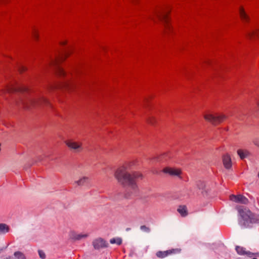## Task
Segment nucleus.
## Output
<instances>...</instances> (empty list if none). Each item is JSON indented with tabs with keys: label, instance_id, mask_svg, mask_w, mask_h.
Segmentation results:
<instances>
[{
	"label": "nucleus",
	"instance_id": "obj_1",
	"mask_svg": "<svg viewBox=\"0 0 259 259\" xmlns=\"http://www.w3.org/2000/svg\"><path fill=\"white\" fill-rule=\"evenodd\" d=\"M135 163V161H131L124 164L117 168L114 174L115 178L119 183L124 186H128L134 190L137 187L136 180L143 178V175L139 172H130Z\"/></svg>",
	"mask_w": 259,
	"mask_h": 259
},
{
	"label": "nucleus",
	"instance_id": "obj_2",
	"mask_svg": "<svg viewBox=\"0 0 259 259\" xmlns=\"http://www.w3.org/2000/svg\"><path fill=\"white\" fill-rule=\"evenodd\" d=\"M240 216L244 221V224L257 223L259 219L255 218L252 212L247 208L239 209Z\"/></svg>",
	"mask_w": 259,
	"mask_h": 259
},
{
	"label": "nucleus",
	"instance_id": "obj_3",
	"mask_svg": "<svg viewBox=\"0 0 259 259\" xmlns=\"http://www.w3.org/2000/svg\"><path fill=\"white\" fill-rule=\"evenodd\" d=\"M204 118L212 124L216 125L222 122L227 117L224 114L208 113L204 115Z\"/></svg>",
	"mask_w": 259,
	"mask_h": 259
},
{
	"label": "nucleus",
	"instance_id": "obj_4",
	"mask_svg": "<svg viewBox=\"0 0 259 259\" xmlns=\"http://www.w3.org/2000/svg\"><path fill=\"white\" fill-rule=\"evenodd\" d=\"M92 244L95 250H100L109 246V243L104 238L97 237L93 239Z\"/></svg>",
	"mask_w": 259,
	"mask_h": 259
},
{
	"label": "nucleus",
	"instance_id": "obj_5",
	"mask_svg": "<svg viewBox=\"0 0 259 259\" xmlns=\"http://www.w3.org/2000/svg\"><path fill=\"white\" fill-rule=\"evenodd\" d=\"M48 104V101L46 99L44 98L31 99L29 101V105H27L26 106V108H29L31 106L35 107L41 106L42 104Z\"/></svg>",
	"mask_w": 259,
	"mask_h": 259
},
{
	"label": "nucleus",
	"instance_id": "obj_6",
	"mask_svg": "<svg viewBox=\"0 0 259 259\" xmlns=\"http://www.w3.org/2000/svg\"><path fill=\"white\" fill-rule=\"evenodd\" d=\"M66 145L71 150L75 152H80L82 150V143L80 142H76L71 140L65 141Z\"/></svg>",
	"mask_w": 259,
	"mask_h": 259
},
{
	"label": "nucleus",
	"instance_id": "obj_7",
	"mask_svg": "<svg viewBox=\"0 0 259 259\" xmlns=\"http://www.w3.org/2000/svg\"><path fill=\"white\" fill-rule=\"evenodd\" d=\"M89 236L88 233H77L74 231H71L69 234V239L74 241L85 239Z\"/></svg>",
	"mask_w": 259,
	"mask_h": 259
},
{
	"label": "nucleus",
	"instance_id": "obj_8",
	"mask_svg": "<svg viewBox=\"0 0 259 259\" xmlns=\"http://www.w3.org/2000/svg\"><path fill=\"white\" fill-rule=\"evenodd\" d=\"M181 249L179 248L172 249L164 251H158L156 252V256L159 258H164L173 253H179L181 252Z\"/></svg>",
	"mask_w": 259,
	"mask_h": 259
},
{
	"label": "nucleus",
	"instance_id": "obj_9",
	"mask_svg": "<svg viewBox=\"0 0 259 259\" xmlns=\"http://www.w3.org/2000/svg\"><path fill=\"white\" fill-rule=\"evenodd\" d=\"M157 17L164 23V27L166 30L170 29V26L168 24V20L167 18V14L164 11L157 12L156 13Z\"/></svg>",
	"mask_w": 259,
	"mask_h": 259
},
{
	"label": "nucleus",
	"instance_id": "obj_10",
	"mask_svg": "<svg viewBox=\"0 0 259 259\" xmlns=\"http://www.w3.org/2000/svg\"><path fill=\"white\" fill-rule=\"evenodd\" d=\"M230 199L231 201L236 203H240L246 204L248 203V199L242 195H231L230 196Z\"/></svg>",
	"mask_w": 259,
	"mask_h": 259
},
{
	"label": "nucleus",
	"instance_id": "obj_11",
	"mask_svg": "<svg viewBox=\"0 0 259 259\" xmlns=\"http://www.w3.org/2000/svg\"><path fill=\"white\" fill-rule=\"evenodd\" d=\"M163 171L172 176H179L181 174V171L180 169L171 167H165L163 169Z\"/></svg>",
	"mask_w": 259,
	"mask_h": 259
},
{
	"label": "nucleus",
	"instance_id": "obj_12",
	"mask_svg": "<svg viewBox=\"0 0 259 259\" xmlns=\"http://www.w3.org/2000/svg\"><path fill=\"white\" fill-rule=\"evenodd\" d=\"M223 162L225 167L226 169H229L232 167V161L230 155L228 154H226L223 156Z\"/></svg>",
	"mask_w": 259,
	"mask_h": 259
},
{
	"label": "nucleus",
	"instance_id": "obj_13",
	"mask_svg": "<svg viewBox=\"0 0 259 259\" xmlns=\"http://www.w3.org/2000/svg\"><path fill=\"white\" fill-rule=\"evenodd\" d=\"M236 250L237 253L240 255H247L251 257L253 255V253L249 251L246 250L245 248L239 246H236Z\"/></svg>",
	"mask_w": 259,
	"mask_h": 259
},
{
	"label": "nucleus",
	"instance_id": "obj_14",
	"mask_svg": "<svg viewBox=\"0 0 259 259\" xmlns=\"http://www.w3.org/2000/svg\"><path fill=\"white\" fill-rule=\"evenodd\" d=\"M239 13L240 18L243 22L248 23L250 21V17L246 13L243 8H240Z\"/></svg>",
	"mask_w": 259,
	"mask_h": 259
},
{
	"label": "nucleus",
	"instance_id": "obj_15",
	"mask_svg": "<svg viewBox=\"0 0 259 259\" xmlns=\"http://www.w3.org/2000/svg\"><path fill=\"white\" fill-rule=\"evenodd\" d=\"M247 36L250 39H254L259 37V29L250 30L246 32Z\"/></svg>",
	"mask_w": 259,
	"mask_h": 259
},
{
	"label": "nucleus",
	"instance_id": "obj_16",
	"mask_svg": "<svg viewBox=\"0 0 259 259\" xmlns=\"http://www.w3.org/2000/svg\"><path fill=\"white\" fill-rule=\"evenodd\" d=\"M90 182V179L87 177H83L78 180L75 181L74 184L79 186H84L87 185Z\"/></svg>",
	"mask_w": 259,
	"mask_h": 259
},
{
	"label": "nucleus",
	"instance_id": "obj_17",
	"mask_svg": "<svg viewBox=\"0 0 259 259\" xmlns=\"http://www.w3.org/2000/svg\"><path fill=\"white\" fill-rule=\"evenodd\" d=\"M237 152L241 159L247 158L250 155V152L246 149H238Z\"/></svg>",
	"mask_w": 259,
	"mask_h": 259
},
{
	"label": "nucleus",
	"instance_id": "obj_18",
	"mask_svg": "<svg viewBox=\"0 0 259 259\" xmlns=\"http://www.w3.org/2000/svg\"><path fill=\"white\" fill-rule=\"evenodd\" d=\"M10 231V227L8 225L4 223L0 224V234H5Z\"/></svg>",
	"mask_w": 259,
	"mask_h": 259
},
{
	"label": "nucleus",
	"instance_id": "obj_19",
	"mask_svg": "<svg viewBox=\"0 0 259 259\" xmlns=\"http://www.w3.org/2000/svg\"><path fill=\"white\" fill-rule=\"evenodd\" d=\"M197 188L199 190L202 194H204L206 192L205 190V184L204 182L199 181L197 182L196 184Z\"/></svg>",
	"mask_w": 259,
	"mask_h": 259
},
{
	"label": "nucleus",
	"instance_id": "obj_20",
	"mask_svg": "<svg viewBox=\"0 0 259 259\" xmlns=\"http://www.w3.org/2000/svg\"><path fill=\"white\" fill-rule=\"evenodd\" d=\"M13 259H27V258L24 253L20 251H17L14 253Z\"/></svg>",
	"mask_w": 259,
	"mask_h": 259
},
{
	"label": "nucleus",
	"instance_id": "obj_21",
	"mask_svg": "<svg viewBox=\"0 0 259 259\" xmlns=\"http://www.w3.org/2000/svg\"><path fill=\"white\" fill-rule=\"evenodd\" d=\"M178 211L183 217H186L188 214L187 210V207H186V206H185L184 205L180 206L179 207V208H178Z\"/></svg>",
	"mask_w": 259,
	"mask_h": 259
},
{
	"label": "nucleus",
	"instance_id": "obj_22",
	"mask_svg": "<svg viewBox=\"0 0 259 259\" xmlns=\"http://www.w3.org/2000/svg\"><path fill=\"white\" fill-rule=\"evenodd\" d=\"M25 90L24 89H21L20 88H16V87H14V86L8 87L7 88V89H6V91L8 93H13V92H17V91H23V90Z\"/></svg>",
	"mask_w": 259,
	"mask_h": 259
},
{
	"label": "nucleus",
	"instance_id": "obj_23",
	"mask_svg": "<svg viewBox=\"0 0 259 259\" xmlns=\"http://www.w3.org/2000/svg\"><path fill=\"white\" fill-rule=\"evenodd\" d=\"M110 243L119 245L122 243V239L121 238H113L110 240Z\"/></svg>",
	"mask_w": 259,
	"mask_h": 259
},
{
	"label": "nucleus",
	"instance_id": "obj_24",
	"mask_svg": "<svg viewBox=\"0 0 259 259\" xmlns=\"http://www.w3.org/2000/svg\"><path fill=\"white\" fill-rule=\"evenodd\" d=\"M63 88H65L68 90H71L74 88V84L71 81H67L63 83L62 85Z\"/></svg>",
	"mask_w": 259,
	"mask_h": 259
},
{
	"label": "nucleus",
	"instance_id": "obj_25",
	"mask_svg": "<svg viewBox=\"0 0 259 259\" xmlns=\"http://www.w3.org/2000/svg\"><path fill=\"white\" fill-rule=\"evenodd\" d=\"M56 70L57 73L60 76H64L65 74V72L64 71L63 69L59 66H56Z\"/></svg>",
	"mask_w": 259,
	"mask_h": 259
},
{
	"label": "nucleus",
	"instance_id": "obj_26",
	"mask_svg": "<svg viewBox=\"0 0 259 259\" xmlns=\"http://www.w3.org/2000/svg\"><path fill=\"white\" fill-rule=\"evenodd\" d=\"M167 154L165 153L163 155L159 156L158 157H155L153 158V159L157 161H164V158L167 156Z\"/></svg>",
	"mask_w": 259,
	"mask_h": 259
},
{
	"label": "nucleus",
	"instance_id": "obj_27",
	"mask_svg": "<svg viewBox=\"0 0 259 259\" xmlns=\"http://www.w3.org/2000/svg\"><path fill=\"white\" fill-rule=\"evenodd\" d=\"M140 229L142 231L146 232V233H149L150 231V229L145 225L141 226Z\"/></svg>",
	"mask_w": 259,
	"mask_h": 259
},
{
	"label": "nucleus",
	"instance_id": "obj_28",
	"mask_svg": "<svg viewBox=\"0 0 259 259\" xmlns=\"http://www.w3.org/2000/svg\"><path fill=\"white\" fill-rule=\"evenodd\" d=\"M39 256L41 259H45L46 258V253L43 250H38V251Z\"/></svg>",
	"mask_w": 259,
	"mask_h": 259
},
{
	"label": "nucleus",
	"instance_id": "obj_29",
	"mask_svg": "<svg viewBox=\"0 0 259 259\" xmlns=\"http://www.w3.org/2000/svg\"><path fill=\"white\" fill-rule=\"evenodd\" d=\"M148 121L150 124L153 125L155 123V119L153 117H151L149 118Z\"/></svg>",
	"mask_w": 259,
	"mask_h": 259
},
{
	"label": "nucleus",
	"instance_id": "obj_30",
	"mask_svg": "<svg viewBox=\"0 0 259 259\" xmlns=\"http://www.w3.org/2000/svg\"><path fill=\"white\" fill-rule=\"evenodd\" d=\"M254 145L259 147V138H255L252 141Z\"/></svg>",
	"mask_w": 259,
	"mask_h": 259
},
{
	"label": "nucleus",
	"instance_id": "obj_31",
	"mask_svg": "<svg viewBox=\"0 0 259 259\" xmlns=\"http://www.w3.org/2000/svg\"><path fill=\"white\" fill-rule=\"evenodd\" d=\"M18 69H19V71L20 72H22L25 70H27V68L26 67H25V66H22V65H20L19 66V68H18Z\"/></svg>",
	"mask_w": 259,
	"mask_h": 259
},
{
	"label": "nucleus",
	"instance_id": "obj_32",
	"mask_svg": "<svg viewBox=\"0 0 259 259\" xmlns=\"http://www.w3.org/2000/svg\"><path fill=\"white\" fill-rule=\"evenodd\" d=\"M32 35H33V37L35 39H38V34H37V32H36L35 30H34V31H33Z\"/></svg>",
	"mask_w": 259,
	"mask_h": 259
},
{
	"label": "nucleus",
	"instance_id": "obj_33",
	"mask_svg": "<svg viewBox=\"0 0 259 259\" xmlns=\"http://www.w3.org/2000/svg\"><path fill=\"white\" fill-rule=\"evenodd\" d=\"M0 259H11V257L10 256H6L2 257Z\"/></svg>",
	"mask_w": 259,
	"mask_h": 259
},
{
	"label": "nucleus",
	"instance_id": "obj_34",
	"mask_svg": "<svg viewBox=\"0 0 259 259\" xmlns=\"http://www.w3.org/2000/svg\"><path fill=\"white\" fill-rule=\"evenodd\" d=\"M68 55H69V52H65L64 54V57H67Z\"/></svg>",
	"mask_w": 259,
	"mask_h": 259
},
{
	"label": "nucleus",
	"instance_id": "obj_35",
	"mask_svg": "<svg viewBox=\"0 0 259 259\" xmlns=\"http://www.w3.org/2000/svg\"><path fill=\"white\" fill-rule=\"evenodd\" d=\"M66 44V41H64V42H61V45H65Z\"/></svg>",
	"mask_w": 259,
	"mask_h": 259
},
{
	"label": "nucleus",
	"instance_id": "obj_36",
	"mask_svg": "<svg viewBox=\"0 0 259 259\" xmlns=\"http://www.w3.org/2000/svg\"><path fill=\"white\" fill-rule=\"evenodd\" d=\"M257 105L258 107H259V101H257Z\"/></svg>",
	"mask_w": 259,
	"mask_h": 259
}]
</instances>
